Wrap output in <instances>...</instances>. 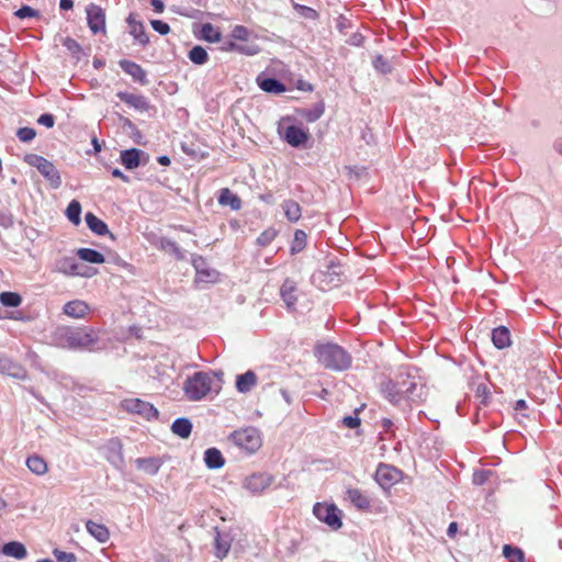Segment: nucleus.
<instances>
[{
  "mask_svg": "<svg viewBox=\"0 0 562 562\" xmlns=\"http://www.w3.org/2000/svg\"><path fill=\"white\" fill-rule=\"evenodd\" d=\"M272 483V476L267 473H254L245 479L243 486L254 494H259Z\"/></svg>",
  "mask_w": 562,
  "mask_h": 562,
  "instance_id": "16",
  "label": "nucleus"
},
{
  "mask_svg": "<svg viewBox=\"0 0 562 562\" xmlns=\"http://www.w3.org/2000/svg\"><path fill=\"white\" fill-rule=\"evenodd\" d=\"M158 162L161 165V166H169L170 165V158L167 157V156H160L158 157Z\"/></svg>",
  "mask_w": 562,
  "mask_h": 562,
  "instance_id": "63",
  "label": "nucleus"
},
{
  "mask_svg": "<svg viewBox=\"0 0 562 562\" xmlns=\"http://www.w3.org/2000/svg\"><path fill=\"white\" fill-rule=\"evenodd\" d=\"M18 138L23 143H30L36 136V132L32 127H21L16 132Z\"/></svg>",
  "mask_w": 562,
  "mask_h": 562,
  "instance_id": "48",
  "label": "nucleus"
},
{
  "mask_svg": "<svg viewBox=\"0 0 562 562\" xmlns=\"http://www.w3.org/2000/svg\"><path fill=\"white\" fill-rule=\"evenodd\" d=\"M229 440L247 453L256 452L262 445L261 435L255 427H246L235 430L231 434Z\"/></svg>",
  "mask_w": 562,
  "mask_h": 562,
  "instance_id": "6",
  "label": "nucleus"
},
{
  "mask_svg": "<svg viewBox=\"0 0 562 562\" xmlns=\"http://www.w3.org/2000/svg\"><path fill=\"white\" fill-rule=\"evenodd\" d=\"M401 477L402 472L390 464L380 463L375 471V481L383 490L392 487Z\"/></svg>",
  "mask_w": 562,
  "mask_h": 562,
  "instance_id": "12",
  "label": "nucleus"
},
{
  "mask_svg": "<svg viewBox=\"0 0 562 562\" xmlns=\"http://www.w3.org/2000/svg\"><path fill=\"white\" fill-rule=\"evenodd\" d=\"M64 313L71 318H83L90 312V306L82 300L67 302L63 307Z\"/></svg>",
  "mask_w": 562,
  "mask_h": 562,
  "instance_id": "18",
  "label": "nucleus"
},
{
  "mask_svg": "<svg viewBox=\"0 0 562 562\" xmlns=\"http://www.w3.org/2000/svg\"><path fill=\"white\" fill-rule=\"evenodd\" d=\"M112 176L122 179L124 182H128L130 178L125 176L120 169H113Z\"/></svg>",
  "mask_w": 562,
  "mask_h": 562,
  "instance_id": "60",
  "label": "nucleus"
},
{
  "mask_svg": "<svg viewBox=\"0 0 562 562\" xmlns=\"http://www.w3.org/2000/svg\"><path fill=\"white\" fill-rule=\"evenodd\" d=\"M278 133L292 147H301L310 138L308 130L291 122L290 117H284L279 122Z\"/></svg>",
  "mask_w": 562,
  "mask_h": 562,
  "instance_id": "7",
  "label": "nucleus"
},
{
  "mask_svg": "<svg viewBox=\"0 0 562 562\" xmlns=\"http://www.w3.org/2000/svg\"><path fill=\"white\" fill-rule=\"evenodd\" d=\"M194 267L196 269L198 274L201 278L213 279L216 276V271H214V270H203V269H200V267L196 263V260H194Z\"/></svg>",
  "mask_w": 562,
  "mask_h": 562,
  "instance_id": "57",
  "label": "nucleus"
},
{
  "mask_svg": "<svg viewBox=\"0 0 562 562\" xmlns=\"http://www.w3.org/2000/svg\"><path fill=\"white\" fill-rule=\"evenodd\" d=\"M80 214H81V205H80V203L77 200H72L68 204L67 210H66V215H67L68 220L74 225L77 226L81 222Z\"/></svg>",
  "mask_w": 562,
  "mask_h": 562,
  "instance_id": "42",
  "label": "nucleus"
},
{
  "mask_svg": "<svg viewBox=\"0 0 562 562\" xmlns=\"http://www.w3.org/2000/svg\"><path fill=\"white\" fill-rule=\"evenodd\" d=\"M373 65L376 69H379L382 72L390 71V66L387 61L383 58V56L379 55L374 58Z\"/></svg>",
  "mask_w": 562,
  "mask_h": 562,
  "instance_id": "53",
  "label": "nucleus"
},
{
  "mask_svg": "<svg viewBox=\"0 0 562 562\" xmlns=\"http://www.w3.org/2000/svg\"><path fill=\"white\" fill-rule=\"evenodd\" d=\"M296 284L293 280L286 279L280 289V294L288 308H294L297 296H296Z\"/></svg>",
  "mask_w": 562,
  "mask_h": 562,
  "instance_id": "20",
  "label": "nucleus"
},
{
  "mask_svg": "<svg viewBox=\"0 0 562 562\" xmlns=\"http://www.w3.org/2000/svg\"><path fill=\"white\" fill-rule=\"evenodd\" d=\"M214 555L223 560L225 559L232 548V544L235 542L236 547L240 549L245 548L244 539L245 536L243 529L239 525L232 526H223V527H214Z\"/></svg>",
  "mask_w": 562,
  "mask_h": 562,
  "instance_id": "3",
  "label": "nucleus"
},
{
  "mask_svg": "<svg viewBox=\"0 0 562 562\" xmlns=\"http://www.w3.org/2000/svg\"><path fill=\"white\" fill-rule=\"evenodd\" d=\"M490 473H491L490 471L475 472L473 474V483L476 484V485L484 484L486 482Z\"/></svg>",
  "mask_w": 562,
  "mask_h": 562,
  "instance_id": "55",
  "label": "nucleus"
},
{
  "mask_svg": "<svg viewBox=\"0 0 562 562\" xmlns=\"http://www.w3.org/2000/svg\"><path fill=\"white\" fill-rule=\"evenodd\" d=\"M86 12H87V22H88V26H89L90 31L93 34H97L100 32L104 33L105 32V12H104V10L94 3H90L87 7Z\"/></svg>",
  "mask_w": 562,
  "mask_h": 562,
  "instance_id": "13",
  "label": "nucleus"
},
{
  "mask_svg": "<svg viewBox=\"0 0 562 562\" xmlns=\"http://www.w3.org/2000/svg\"><path fill=\"white\" fill-rule=\"evenodd\" d=\"M222 50L224 52H236V53H239V54H244V55H247V56H252V55H256L259 53V47L257 45H239L237 43H235V40L234 41H225L221 47Z\"/></svg>",
  "mask_w": 562,
  "mask_h": 562,
  "instance_id": "24",
  "label": "nucleus"
},
{
  "mask_svg": "<svg viewBox=\"0 0 562 562\" xmlns=\"http://www.w3.org/2000/svg\"><path fill=\"white\" fill-rule=\"evenodd\" d=\"M526 402L524 400H519L516 402V405H515V409L516 411H519V409H524L526 408Z\"/></svg>",
  "mask_w": 562,
  "mask_h": 562,
  "instance_id": "64",
  "label": "nucleus"
},
{
  "mask_svg": "<svg viewBox=\"0 0 562 562\" xmlns=\"http://www.w3.org/2000/svg\"><path fill=\"white\" fill-rule=\"evenodd\" d=\"M37 123L50 128L55 124V117L49 113H45L37 119Z\"/></svg>",
  "mask_w": 562,
  "mask_h": 562,
  "instance_id": "54",
  "label": "nucleus"
},
{
  "mask_svg": "<svg viewBox=\"0 0 562 562\" xmlns=\"http://www.w3.org/2000/svg\"><path fill=\"white\" fill-rule=\"evenodd\" d=\"M36 14V11L29 5H24L15 12V15L20 19L33 18Z\"/></svg>",
  "mask_w": 562,
  "mask_h": 562,
  "instance_id": "52",
  "label": "nucleus"
},
{
  "mask_svg": "<svg viewBox=\"0 0 562 562\" xmlns=\"http://www.w3.org/2000/svg\"><path fill=\"white\" fill-rule=\"evenodd\" d=\"M342 424L348 428H357L360 425V418L356 416H346L342 419Z\"/></svg>",
  "mask_w": 562,
  "mask_h": 562,
  "instance_id": "56",
  "label": "nucleus"
},
{
  "mask_svg": "<svg viewBox=\"0 0 562 562\" xmlns=\"http://www.w3.org/2000/svg\"><path fill=\"white\" fill-rule=\"evenodd\" d=\"M390 402L397 404L401 401H416L422 397L423 385L416 376L408 373L400 374L394 382H390L385 389Z\"/></svg>",
  "mask_w": 562,
  "mask_h": 562,
  "instance_id": "2",
  "label": "nucleus"
},
{
  "mask_svg": "<svg viewBox=\"0 0 562 562\" xmlns=\"http://www.w3.org/2000/svg\"><path fill=\"white\" fill-rule=\"evenodd\" d=\"M98 338L95 331L89 327H58L54 333V341L57 346L67 349L91 348Z\"/></svg>",
  "mask_w": 562,
  "mask_h": 562,
  "instance_id": "1",
  "label": "nucleus"
},
{
  "mask_svg": "<svg viewBox=\"0 0 562 562\" xmlns=\"http://www.w3.org/2000/svg\"><path fill=\"white\" fill-rule=\"evenodd\" d=\"M86 223L88 227L97 235L103 236L109 233L108 225L97 217L93 213L89 212L86 214Z\"/></svg>",
  "mask_w": 562,
  "mask_h": 562,
  "instance_id": "34",
  "label": "nucleus"
},
{
  "mask_svg": "<svg viewBox=\"0 0 562 562\" xmlns=\"http://www.w3.org/2000/svg\"><path fill=\"white\" fill-rule=\"evenodd\" d=\"M323 111L322 110H315V111H310L307 112L304 116L305 119L308 121V122H314L316 121L317 119H319V116L322 115Z\"/></svg>",
  "mask_w": 562,
  "mask_h": 562,
  "instance_id": "58",
  "label": "nucleus"
},
{
  "mask_svg": "<svg viewBox=\"0 0 562 562\" xmlns=\"http://www.w3.org/2000/svg\"><path fill=\"white\" fill-rule=\"evenodd\" d=\"M281 207H282L284 215L289 222H291V223L299 222V220L302 216V209L296 201H294L292 199L284 200L281 204Z\"/></svg>",
  "mask_w": 562,
  "mask_h": 562,
  "instance_id": "25",
  "label": "nucleus"
},
{
  "mask_svg": "<svg viewBox=\"0 0 562 562\" xmlns=\"http://www.w3.org/2000/svg\"><path fill=\"white\" fill-rule=\"evenodd\" d=\"M24 161L29 166L36 168L54 189H58L61 186L59 171L52 161L36 154L25 155Z\"/></svg>",
  "mask_w": 562,
  "mask_h": 562,
  "instance_id": "8",
  "label": "nucleus"
},
{
  "mask_svg": "<svg viewBox=\"0 0 562 562\" xmlns=\"http://www.w3.org/2000/svg\"><path fill=\"white\" fill-rule=\"evenodd\" d=\"M26 465L36 475H44L48 470L46 461L36 454L27 458Z\"/></svg>",
  "mask_w": 562,
  "mask_h": 562,
  "instance_id": "35",
  "label": "nucleus"
},
{
  "mask_svg": "<svg viewBox=\"0 0 562 562\" xmlns=\"http://www.w3.org/2000/svg\"><path fill=\"white\" fill-rule=\"evenodd\" d=\"M77 256L81 260L91 263H103L105 261V258L101 252L91 248H79L77 250Z\"/></svg>",
  "mask_w": 562,
  "mask_h": 562,
  "instance_id": "37",
  "label": "nucleus"
},
{
  "mask_svg": "<svg viewBox=\"0 0 562 562\" xmlns=\"http://www.w3.org/2000/svg\"><path fill=\"white\" fill-rule=\"evenodd\" d=\"M159 248L166 252H169L175 256L176 259L182 260L184 259V254L180 249V247L173 240L169 238H161L159 240Z\"/></svg>",
  "mask_w": 562,
  "mask_h": 562,
  "instance_id": "39",
  "label": "nucleus"
},
{
  "mask_svg": "<svg viewBox=\"0 0 562 562\" xmlns=\"http://www.w3.org/2000/svg\"><path fill=\"white\" fill-rule=\"evenodd\" d=\"M122 407L130 413L137 414L147 420L156 418L158 411L148 402L139 398H127L122 402Z\"/></svg>",
  "mask_w": 562,
  "mask_h": 562,
  "instance_id": "11",
  "label": "nucleus"
},
{
  "mask_svg": "<svg viewBox=\"0 0 562 562\" xmlns=\"http://www.w3.org/2000/svg\"><path fill=\"white\" fill-rule=\"evenodd\" d=\"M87 531L100 543H105L110 539V531L103 524H99L92 520L86 522Z\"/></svg>",
  "mask_w": 562,
  "mask_h": 562,
  "instance_id": "23",
  "label": "nucleus"
},
{
  "mask_svg": "<svg viewBox=\"0 0 562 562\" xmlns=\"http://www.w3.org/2000/svg\"><path fill=\"white\" fill-rule=\"evenodd\" d=\"M116 95L121 101L125 102L126 104L138 111L146 112L150 108L147 99L144 95L123 91L117 92Z\"/></svg>",
  "mask_w": 562,
  "mask_h": 562,
  "instance_id": "19",
  "label": "nucleus"
},
{
  "mask_svg": "<svg viewBox=\"0 0 562 562\" xmlns=\"http://www.w3.org/2000/svg\"><path fill=\"white\" fill-rule=\"evenodd\" d=\"M120 67L135 81L146 83V72L138 64L124 59L120 61Z\"/></svg>",
  "mask_w": 562,
  "mask_h": 562,
  "instance_id": "22",
  "label": "nucleus"
},
{
  "mask_svg": "<svg viewBox=\"0 0 562 562\" xmlns=\"http://www.w3.org/2000/svg\"><path fill=\"white\" fill-rule=\"evenodd\" d=\"M346 498L358 509L364 510L370 507L369 497L359 488H348Z\"/></svg>",
  "mask_w": 562,
  "mask_h": 562,
  "instance_id": "21",
  "label": "nucleus"
},
{
  "mask_svg": "<svg viewBox=\"0 0 562 562\" xmlns=\"http://www.w3.org/2000/svg\"><path fill=\"white\" fill-rule=\"evenodd\" d=\"M142 150L133 148L121 153V162L126 169H135L140 164Z\"/></svg>",
  "mask_w": 562,
  "mask_h": 562,
  "instance_id": "28",
  "label": "nucleus"
},
{
  "mask_svg": "<svg viewBox=\"0 0 562 562\" xmlns=\"http://www.w3.org/2000/svg\"><path fill=\"white\" fill-rule=\"evenodd\" d=\"M307 235L302 229L294 232V238L291 244L290 251L292 255L301 252L306 247Z\"/></svg>",
  "mask_w": 562,
  "mask_h": 562,
  "instance_id": "40",
  "label": "nucleus"
},
{
  "mask_svg": "<svg viewBox=\"0 0 562 562\" xmlns=\"http://www.w3.org/2000/svg\"><path fill=\"white\" fill-rule=\"evenodd\" d=\"M56 270L66 276H80L90 278L95 274V270L87 268L78 262L72 257H63L56 261Z\"/></svg>",
  "mask_w": 562,
  "mask_h": 562,
  "instance_id": "10",
  "label": "nucleus"
},
{
  "mask_svg": "<svg viewBox=\"0 0 562 562\" xmlns=\"http://www.w3.org/2000/svg\"><path fill=\"white\" fill-rule=\"evenodd\" d=\"M2 553L7 557H12L19 560H22L27 555V551L24 544L18 541L5 543L2 547Z\"/></svg>",
  "mask_w": 562,
  "mask_h": 562,
  "instance_id": "32",
  "label": "nucleus"
},
{
  "mask_svg": "<svg viewBox=\"0 0 562 562\" xmlns=\"http://www.w3.org/2000/svg\"><path fill=\"white\" fill-rule=\"evenodd\" d=\"M59 7L61 10H70L74 7L72 0H60Z\"/></svg>",
  "mask_w": 562,
  "mask_h": 562,
  "instance_id": "61",
  "label": "nucleus"
},
{
  "mask_svg": "<svg viewBox=\"0 0 562 562\" xmlns=\"http://www.w3.org/2000/svg\"><path fill=\"white\" fill-rule=\"evenodd\" d=\"M171 430L181 438H188L192 431V424L188 418H178L172 423Z\"/></svg>",
  "mask_w": 562,
  "mask_h": 562,
  "instance_id": "36",
  "label": "nucleus"
},
{
  "mask_svg": "<svg viewBox=\"0 0 562 562\" xmlns=\"http://www.w3.org/2000/svg\"><path fill=\"white\" fill-rule=\"evenodd\" d=\"M0 373L18 380H25L27 376L26 369L5 355H0Z\"/></svg>",
  "mask_w": 562,
  "mask_h": 562,
  "instance_id": "17",
  "label": "nucleus"
},
{
  "mask_svg": "<svg viewBox=\"0 0 562 562\" xmlns=\"http://www.w3.org/2000/svg\"><path fill=\"white\" fill-rule=\"evenodd\" d=\"M293 8L304 19L316 20L318 18L317 11L314 10L313 8L299 3H293Z\"/></svg>",
  "mask_w": 562,
  "mask_h": 562,
  "instance_id": "46",
  "label": "nucleus"
},
{
  "mask_svg": "<svg viewBox=\"0 0 562 562\" xmlns=\"http://www.w3.org/2000/svg\"><path fill=\"white\" fill-rule=\"evenodd\" d=\"M126 23L128 25V33L133 36L134 41L142 46H146L149 43V37L145 31L144 23L137 19V14L130 13L126 18Z\"/></svg>",
  "mask_w": 562,
  "mask_h": 562,
  "instance_id": "15",
  "label": "nucleus"
},
{
  "mask_svg": "<svg viewBox=\"0 0 562 562\" xmlns=\"http://www.w3.org/2000/svg\"><path fill=\"white\" fill-rule=\"evenodd\" d=\"M257 383V375L254 371L249 370L244 374L236 378V389L240 393L249 392Z\"/></svg>",
  "mask_w": 562,
  "mask_h": 562,
  "instance_id": "26",
  "label": "nucleus"
},
{
  "mask_svg": "<svg viewBox=\"0 0 562 562\" xmlns=\"http://www.w3.org/2000/svg\"><path fill=\"white\" fill-rule=\"evenodd\" d=\"M0 303L3 306L16 307L22 303V297L15 292H2L0 293Z\"/></svg>",
  "mask_w": 562,
  "mask_h": 562,
  "instance_id": "43",
  "label": "nucleus"
},
{
  "mask_svg": "<svg viewBox=\"0 0 562 562\" xmlns=\"http://www.w3.org/2000/svg\"><path fill=\"white\" fill-rule=\"evenodd\" d=\"M188 57L195 65H204L209 60L207 52L199 45L190 49Z\"/></svg>",
  "mask_w": 562,
  "mask_h": 562,
  "instance_id": "41",
  "label": "nucleus"
},
{
  "mask_svg": "<svg viewBox=\"0 0 562 562\" xmlns=\"http://www.w3.org/2000/svg\"><path fill=\"white\" fill-rule=\"evenodd\" d=\"M217 200L221 205H229L234 211H238L241 207V200L228 188L220 190Z\"/></svg>",
  "mask_w": 562,
  "mask_h": 562,
  "instance_id": "27",
  "label": "nucleus"
},
{
  "mask_svg": "<svg viewBox=\"0 0 562 562\" xmlns=\"http://www.w3.org/2000/svg\"><path fill=\"white\" fill-rule=\"evenodd\" d=\"M251 36L250 30L244 25H235L232 30L231 37L235 41L247 42Z\"/></svg>",
  "mask_w": 562,
  "mask_h": 562,
  "instance_id": "45",
  "label": "nucleus"
},
{
  "mask_svg": "<svg viewBox=\"0 0 562 562\" xmlns=\"http://www.w3.org/2000/svg\"><path fill=\"white\" fill-rule=\"evenodd\" d=\"M315 356L326 369L342 371L350 367L351 357L336 344L317 345Z\"/></svg>",
  "mask_w": 562,
  "mask_h": 562,
  "instance_id": "4",
  "label": "nucleus"
},
{
  "mask_svg": "<svg viewBox=\"0 0 562 562\" xmlns=\"http://www.w3.org/2000/svg\"><path fill=\"white\" fill-rule=\"evenodd\" d=\"M257 82L260 89L266 92L279 94L285 91V86L274 78H262L259 76Z\"/></svg>",
  "mask_w": 562,
  "mask_h": 562,
  "instance_id": "29",
  "label": "nucleus"
},
{
  "mask_svg": "<svg viewBox=\"0 0 562 562\" xmlns=\"http://www.w3.org/2000/svg\"><path fill=\"white\" fill-rule=\"evenodd\" d=\"M61 44L67 48V50L72 55V56H80L81 54V46L80 44L71 38V37H64L61 38Z\"/></svg>",
  "mask_w": 562,
  "mask_h": 562,
  "instance_id": "47",
  "label": "nucleus"
},
{
  "mask_svg": "<svg viewBox=\"0 0 562 562\" xmlns=\"http://www.w3.org/2000/svg\"><path fill=\"white\" fill-rule=\"evenodd\" d=\"M204 462L209 469H220L224 465L225 460L218 449L209 448L204 452Z\"/></svg>",
  "mask_w": 562,
  "mask_h": 562,
  "instance_id": "30",
  "label": "nucleus"
},
{
  "mask_svg": "<svg viewBox=\"0 0 562 562\" xmlns=\"http://www.w3.org/2000/svg\"><path fill=\"white\" fill-rule=\"evenodd\" d=\"M313 513L318 520L325 522L335 530L339 529L342 525L339 516L340 512L333 504L328 505L317 503L313 507Z\"/></svg>",
  "mask_w": 562,
  "mask_h": 562,
  "instance_id": "9",
  "label": "nucleus"
},
{
  "mask_svg": "<svg viewBox=\"0 0 562 562\" xmlns=\"http://www.w3.org/2000/svg\"><path fill=\"white\" fill-rule=\"evenodd\" d=\"M150 4L154 8L155 12L162 13L165 9V4L161 0H150Z\"/></svg>",
  "mask_w": 562,
  "mask_h": 562,
  "instance_id": "59",
  "label": "nucleus"
},
{
  "mask_svg": "<svg viewBox=\"0 0 562 562\" xmlns=\"http://www.w3.org/2000/svg\"><path fill=\"white\" fill-rule=\"evenodd\" d=\"M135 462L137 469L150 475L156 474L161 465V462L157 458H138Z\"/></svg>",
  "mask_w": 562,
  "mask_h": 562,
  "instance_id": "33",
  "label": "nucleus"
},
{
  "mask_svg": "<svg viewBox=\"0 0 562 562\" xmlns=\"http://www.w3.org/2000/svg\"><path fill=\"white\" fill-rule=\"evenodd\" d=\"M105 458L115 468L124 465L123 445L119 438H112L104 445Z\"/></svg>",
  "mask_w": 562,
  "mask_h": 562,
  "instance_id": "14",
  "label": "nucleus"
},
{
  "mask_svg": "<svg viewBox=\"0 0 562 562\" xmlns=\"http://www.w3.org/2000/svg\"><path fill=\"white\" fill-rule=\"evenodd\" d=\"M53 554L58 562H76L77 561L76 555L71 552H66V551H61L59 549H55L53 551Z\"/></svg>",
  "mask_w": 562,
  "mask_h": 562,
  "instance_id": "50",
  "label": "nucleus"
},
{
  "mask_svg": "<svg viewBox=\"0 0 562 562\" xmlns=\"http://www.w3.org/2000/svg\"><path fill=\"white\" fill-rule=\"evenodd\" d=\"M503 554L509 562L524 561V552L519 548L512 547L509 544H505L503 547Z\"/></svg>",
  "mask_w": 562,
  "mask_h": 562,
  "instance_id": "44",
  "label": "nucleus"
},
{
  "mask_svg": "<svg viewBox=\"0 0 562 562\" xmlns=\"http://www.w3.org/2000/svg\"><path fill=\"white\" fill-rule=\"evenodd\" d=\"M277 236V232L274 229H267L262 232L257 238V243L260 246L269 245Z\"/></svg>",
  "mask_w": 562,
  "mask_h": 562,
  "instance_id": "49",
  "label": "nucleus"
},
{
  "mask_svg": "<svg viewBox=\"0 0 562 562\" xmlns=\"http://www.w3.org/2000/svg\"><path fill=\"white\" fill-rule=\"evenodd\" d=\"M492 341L498 349L506 348L510 345V333L504 327H497L492 331Z\"/></svg>",
  "mask_w": 562,
  "mask_h": 562,
  "instance_id": "31",
  "label": "nucleus"
},
{
  "mask_svg": "<svg viewBox=\"0 0 562 562\" xmlns=\"http://www.w3.org/2000/svg\"><path fill=\"white\" fill-rule=\"evenodd\" d=\"M201 36L210 43H218L222 40L221 31L211 23H205L201 29Z\"/></svg>",
  "mask_w": 562,
  "mask_h": 562,
  "instance_id": "38",
  "label": "nucleus"
},
{
  "mask_svg": "<svg viewBox=\"0 0 562 562\" xmlns=\"http://www.w3.org/2000/svg\"><path fill=\"white\" fill-rule=\"evenodd\" d=\"M217 374L210 372H195L189 376L183 390L186 396L191 401H199L205 397L211 391L217 392L220 385L216 383Z\"/></svg>",
  "mask_w": 562,
  "mask_h": 562,
  "instance_id": "5",
  "label": "nucleus"
},
{
  "mask_svg": "<svg viewBox=\"0 0 562 562\" xmlns=\"http://www.w3.org/2000/svg\"><path fill=\"white\" fill-rule=\"evenodd\" d=\"M151 27L161 35H167L170 32V26L160 20H151Z\"/></svg>",
  "mask_w": 562,
  "mask_h": 562,
  "instance_id": "51",
  "label": "nucleus"
},
{
  "mask_svg": "<svg viewBox=\"0 0 562 562\" xmlns=\"http://www.w3.org/2000/svg\"><path fill=\"white\" fill-rule=\"evenodd\" d=\"M457 530H458V525H457V522L453 521L449 525L447 533L449 537H453L456 535Z\"/></svg>",
  "mask_w": 562,
  "mask_h": 562,
  "instance_id": "62",
  "label": "nucleus"
}]
</instances>
